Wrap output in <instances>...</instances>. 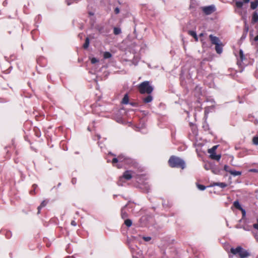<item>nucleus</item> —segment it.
<instances>
[{"label": "nucleus", "mask_w": 258, "mask_h": 258, "mask_svg": "<svg viewBox=\"0 0 258 258\" xmlns=\"http://www.w3.org/2000/svg\"><path fill=\"white\" fill-rule=\"evenodd\" d=\"M168 162L171 167H180L184 169L185 167V162L182 159L176 156H171Z\"/></svg>", "instance_id": "1"}, {"label": "nucleus", "mask_w": 258, "mask_h": 258, "mask_svg": "<svg viewBox=\"0 0 258 258\" xmlns=\"http://www.w3.org/2000/svg\"><path fill=\"white\" fill-rule=\"evenodd\" d=\"M139 91L141 94H151L153 90V88L150 85L149 81H144L139 86Z\"/></svg>", "instance_id": "2"}, {"label": "nucleus", "mask_w": 258, "mask_h": 258, "mask_svg": "<svg viewBox=\"0 0 258 258\" xmlns=\"http://www.w3.org/2000/svg\"><path fill=\"white\" fill-rule=\"evenodd\" d=\"M230 250L233 254H238L240 258H245L249 255V252L241 246H237L235 248H231Z\"/></svg>", "instance_id": "3"}, {"label": "nucleus", "mask_w": 258, "mask_h": 258, "mask_svg": "<svg viewBox=\"0 0 258 258\" xmlns=\"http://www.w3.org/2000/svg\"><path fill=\"white\" fill-rule=\"evenodd\" d=\"M127 156L121 154L117 158H114L112 159V163L114 166H116L118 168H122L124 166V163Z\"/></svg>", "instance_id": "4"}, {"label": "nucleus", "mask_w": 258, "mask_h": 258, "mask_svg": "<svg viewBox=\"0 0 258 258\" xmlns=\"http://www.w3.org/2000/svg\"><path fill=\"white\" fill-rule=\"evenodd\" d=\"M133 172L131 170H126L125 171L122 176L119 177L118 181L117 184L119 186L123 185L124 180H130L134 175H133Z\"/></svg>", "instance_id": "5"}, {"label": "nucleus", "mask_w": 258, "mask_h": 258, "mask_svg": "<svg viewBox=\"0 0 258 258\" xmlns=\"http://www.w3.org/2000/svg\"><path fill=\"white\" fill-rule=\"evenodd\" d=\"M203 12L207 15H210L215 11L216 9L214 6L211 5L207 7H204L202 8Z\"/></svg>", "instance_id": "6"}, {"label": "nucleus", "mask_w": 258, "mask_h": 258, "mask_svg": "<svg viewBox=\"0 0 258 258\" xmlns=\"http://www.w3.org/2000/svg\"><path fill=\"white\" fill-rule=\"evenodd\" d=\"M209 38L213 44L217 45L221 43V41L218 37L215 36L212 34L210 35Z\"/></svg>", "instance_id": "7"}, {"label": "nucleus", "mask_w": 258, "mask_h": 258, "mask_svg": "<svg viewBox=\"0 0 258 258\" xmlns=\"http://www.w3.org/2000/svg\"><path fill=\"white\" fill-rule=\"evenodd\" d=\"M215 45V49L217 53L218 54H221L223 51V45L222 42Z\"/></svg>", "instance_id": "8"}, {"label": "nucleus", "mask_w": 258, "mask_h": 258, "mask_svg": "<svg viewBox=\"0 0 258 258\" xmlns=\"http://www.w3.org/2000/svg\"><path fill=\"white\" fill-rule=\"evenodd\" d=\"M250 0H243V2L237 1L236 2V6L237 8H241L242 7L243 3H248Z\"/></svg>", "instance_id": "9"}, {"label": "nucleus", "mask_w": 258, "mask_h": 258, "mask_svg": "<svg viewBox=\"0 0 258 258\" xmlns=\"http://www.w3.org/2000/svg\"><path fill=\"white\" fill-rule=\"evenodd\" d=\"M258 21V13L254 12L252 15L251 22L252 23H255Z\"/></svg>", "instance_id": "10"}, {"label": "nucleus", "mask_w": 258, "mask_h": 258, "mask_svg": "<svg viewBox=\"0 0 258 258\" xmlns=\"http://www.w3.org/2000/svg\"><path fill=\"white\" fill-rule=\"evenodd\" d=\"M48 203V201L44 200L43 201L40 205L38 207V214H39L40 212L41 209L44 207H45L47 204Z\"/></svg>", "instance_id": "11"}, {"label": "nucleus", "mask_w": 258, "mask_h": 258, "mask_svg": "<svg viewBox=\"0 0 258 258\" xmlns=\"http://www.w3.org/2000/svg\"><path fill=\"white\" fill-rule=\"evenodd\" d=\"M210 157L212 159H214L217 161H219L221 159V156L220 154H216V153L210 155Z\"/></svg>", "instance_id": "12"}, {"label": "nucleus", "mask_w": 258, "mask_h": 258, "mask_svg": "<svg viewBox=\"0 0 258 258\" xmlns=\"http://www.w3.org/2000/svg\"><path fill=\"white\" fill-rule=\"evenodd\" d=\"M258 6V0H254L250 3V8L252 10L255 9Z\"/></svg>", "instance_id": "13"}, {"label": "nucleus", "mask_w": 258, "mask_h": 258, "mask_svg": "<svg viewBox=\"0 0 258 258\" xmlns=\"http://www.w3.org/2000/svg\"><path fill=\"white\" fill-rule=\"evenodd\" d=\"M233 205L234 206V207L239 209V210H241L242 211H243V212L244 213H245V211L244 210H243L240 204H239V202L238 201H234V203H233Z\"/></svg>", "instance_id": "14"}, {"label": "nucleus", "mask_w": 258, "mask_h": 258, "mask_svg": "<svg viewBox=\"0 0 258 258\" xmlns=\"http://www.w3.org/2000/svg\"><path fill=\"white\" fill-rule=\"evenodd\" d=\"M126 205L124 206L123 208H122L121 211V216L122 219H125L127 217V214L126 212L124 211V209L126 207Z\"/></svg>", "instance_id": "15"}, {"label": "nucleus", "mask_w": 258, "mask_h": 258, "mask_svg": "<svg viewBox=\"0 0 258 258\" xmlns=\"http://www.w3.org/2000/svg\"><path fill=\"white\" fill-rule=\"evenodd\" d=\"M134 161L132 159L126 157L125 162L124 163V166L125 165H131L133 164Z\"/></svg>", "instance_id": "16"}, {"label": "nucleus", "mask_w": 258, "mask_h": 258, "mask_svg": "<svg viewBox=\"0 0 258 258\" xmlns=\"http://www.w3.org/2000/svg\"><path fill=\"white\" fill-rule=\"evenodd\" d=\"M152 100H153V97L150 95H149L147 97L144 98V99H143L144 102L146 103L151 102Z\"/></svg>", "instance_id": "17"}, {"label": "nucleus", "mask_w": 258, "mask_h": 258, "mask_svg": "<svg viewBox=\"0 0 258 258\" xmlns=\"http://www.w3.org/2000/svg\"><path fill=\"white\" fill-rule=\"evenodd\" d=\"M128 101H129L128 96L127 94H126L124 96L121 102L122 104H127L128 103Z\"/></svg>", "instance_id": "18"}, {"label": "nucleus", "mask_w": 258, "mask_h": 258, "mask_svg": "<svg viewBox=\"0 0 258 258\" xmlns=\"http://www.w3.org/2000/svg\"><path fill=\"white\" fill-rule=\"evenodd\" d=\"M213 185L218 186L221 188H224L227 186V184L224 182H216L214 183Z\"/></svg>", "instance_id": "19"}, {"label": "nucleus", "mask_w": 258, "mask_h": 258, "mask_svg": "<svg viewBox=\"0 0 258 258\" xmlns=\"http://www.w3.org/2000/svg\"><path fill=\"white\" fill-rule=\"evenodd\" d=\"M230 173L231 175H233L234 176H236L240 175L241 174V171H238L231 170V171H230Z\"/></svg>", "instance_id": "20"}, {"label": "nucleus", "mask_w": 258, "mask_h": 258, "mask_svg": "<svg viewBox=\"0 0 258 258\" xmlns=\"http://www.w3.org/2000/svg\"><path fill=\"white\" fill-rule=\"evenodd\" d=\"M218 147V146H214L212 148L209 149L208 150V153L210 154V155L212 154L216 153L215 151Z\"/></svg>", "instance_id": "21"}, {"label": "nucleus", "mask_w": 258, "mask_h": 258, "mask_svg": "<svg viewBox=\"0 0 258 258\" xmlns=\"http://www.w3.org/2000/svg\"><path fill=\"white\" fill-rule=\"evenodd\" d=\"M188 34L190 35H191V36H192L193 37H194L196 41H198V36L197 35V33H196V32L195 31H188Z\"/></svg>", "instance_id": "22"}, {"label": "nucleus", "mask_w": 258, "mask_h": 258, "mask_svg": "<svg viewBox=\"0 0 258 258\" xmlns=\"http://www.w3.org/2000/svg\"><path fill=\"white\" fill-rule=\"evenodd\" d=\"M111 56H112V54H111V53H110L109 52H108V51L105 52L103 54V57L105 59L109 58L111 57Z\"/></svg>", "instance_id": "23"}, {"label": "nucleus", "mask_w": 258, "mask_h": 258, "mask_svg": "<svg viewBox=\"0 0 258 258\" xmlns=\"http://www.w3.org/2000/svg\"><path fill=\"white\" fill-rule=\"evenodd\" d=\"M239 57H240V59L241 61H242L245 58V56H244V53H243V51L241 49H240L239 50Z\"/></svg>", "instance_id": "24"}, {"label": "nucleus", "mask_w": 258, "mask_h": 258, "mask_svg": "<svg viewBox=\"0 0 258 258\" xmlns=\"http://www.w3.org/2000/svg\"><path fill=\"white\" fill-rule=\"evenodd\" d=\"M113 33L115 35L119 34L121 33V29L117 27H114L113 29Z\"/></svg>", "instance_id": "25"}, {"label": "nucleus", "mask_w": 258, "mask_h": 258, "mask_svg": "<svg viewBox=\"0 0 258 258\" xmlns=\"http://www.w3.org/2000/svg\"><path fill=\"white\" fill-rule=\"evenodd\" d=\"M89 43H90L89 39L88 37H87L85 40V42L83 45L84 48L85 49L87 48L89 46Z\"/></svg>", "instance_id": "26"}, {"label": "nucleus", "mask_w": 258, "mask_h": 258, "mask_svg": "<svg viewBox=\"0 0 258 258\" xmlns=\"http://www.w3.org/2000/svg\"><path fill=\"white\" fill-rule=\"evenodd\" d=\"M124 224L127 227H130L132 225V221L130 219H126L124 221Z\"/></svg>", "instance_id": "27"}, {"label": "nucleus", "mask_w": 258, "mask_h": 258, "mask_svg": "<svg viewBox=\"0 0 258 258\" xmlns=\"http://www.w3.org/2000/svg\"><path fill=\"white\" fill-rule=\"evenodd\" d=\"M197 185L198 189L201 190H204L206 188V187L205 186L202 185V184H197Z\"/></svg>", "instance_id": "28"}, {"label": "nucleus", "mask_w": 258, "mask_h": 258, "mask_svg": "<svg viewBox=\"0 0 258 258\" xmlns=\"http://www.w3.org/2000/svg\"><path fill=\"white\" fill-rule=\"evenodd\" d=\"M244 32L245 33H247L248 30H249V27L247 24H246V22H245V25H244Z\"/></svg>", "instance_id": "29"}, {"label": "nucleus", "mask_w": 258, "mask_h": 258, "mask_svg": "<svg viewBox=\"0 0 258 258\" xmlns=\"http://www.w3.org/2000/svg\"><path fill=\"white\" fill-rule=\"evenodd\" d=\"M98 61H99V60L95 57H93L91 59V62L93 64H94Z\"/></svg>", "instance_id": "30"}, {"label": "nucleus", "mask_w": 258, "mask_h": 258, "mask_svg": "<svg viewBox=\"0 0 258 258\" xmlns=\"http://www.w3.org/2000/svg\"><path fill=\"white\" fill-rule=\"evenodd\" d=\"M253 143L256 145H258V137H255L253 138Z\"/></svg>", "instance_id": "31"}, {"label": "nucleus", "mask_w": 258, "mask_h": 258, "mask_svg": "<svg viewBox=\"0 0 258 258\" xmlns=\"http://www.w3.org/2000/svg\"><path fill=\"white\" fill-rule=\"evenodd\" d=\"M224 170H225L226 171H227V172H229V173H230V171H231V169H230V168L229 166H228V165H225L224 166Z\"/></svg>", "instance_id": "32"}, {"label": "nucleus", "mask_w": 258, "mask_h": 258, "mask_svg": "<svg viewBox=\"0 0 258 258\" xmlns=\"http://www.w3.org/2000/svg\"><path fill=\"white\" fill-rule=\"evenodd\" d=\"M204 168L206 170H209L211 168L210 164L209 163H206L204 165Z\"/></svg>", "instance_id": "33"}, {"label": "nucleus", "mask_w": 258, "mask_h": 258, "mask_svg": "<svg viewBox=\"0 0 258 258\" xmlns=\"http://www.w3.org/2000/svg\"><path fill=\"white\" fill-rule=\"evenodd\" d=\"M143 239L145 241H149L151 239V237H150V236H147V237H145L144 236L143 237Z\"/></svg>", "instance_id": "34"}, {"label": "nucleus", "mask_w": 258, "mask_h": 258, "mask_svg": "<svg viewBox=\"0 0 258 258\" xmlns=\"http://www.w3.org/2000/svg\"><path fill=\"white\" fill-rule=\"evenodd\" d=\"M138 177H137V182H138L139 183H143V182L141 181V176H139V175H137Z\"/></svg>", "instance_id": "35"}, {"label": "nucleus", "mask_w": 258, "mask_h": 258, "mask_svg": "<svg viewBox=\"0 0 258 258\" xmlns=\"http://www.w3.org/2000/svg\"><path fill=\"white\" fill-rule=\"evenodd\" d=\"M253 227L258 230V219L257 220L256 223H255L253 225Z\"/></svg>", "instance_id": "36"}, {"label": "nucleus", "mask_w": 258, "mask_h": 258, "mask_svg": "<svg viewBox=\"0 0 258 258\" xmlns=\"http://www.w3.org/2000/svg\"><path fill=\"white\" fill-rule=\"evenodd\" d=\"M120 12L119 9L118 8H116L114 10V12L116 14H118Z\"/></svg>", "instance_id": "37"}, {"label": "nucleus", "mask_w": 258, "mask_h": 258, "mask_svg": "<svg viewBox=\"0 0 258 258\" xmlns=\"http://www.w3.org/2000/svg\"><path fill=\"white\" fill-rule=\"evenodd\" d=\"M71 225L74 226H76L77 225V223L75 222V221L73 220L71 222Z\"/></svg>", "instance_id": "38"}, {"label": "nucleus", "mask_w": 258, "mask_h": 258, "mask_svg": "<svg viewBox=\"0 0 258 258\" xmlns=\"http://www.w3.org/2000/svg\"><path fill=\"white\" fill-rule=\"evenodd\" d=\"M235 12L239 14L240 15H242V11L241 10H235Z\"/></svg>", "instance_id": "39"}, {"label": "nucleus", "mask_w": 258, "mask_h": 258, "mask_svg": "<svg viewBox=\"0 0 258 258\" xmlns=\"http://www.w3.org/2000/svg\"><path fill=\"white\" fill-rule=\"evenodd\" d=\"M254 40L255 41H258V35L254 37Z\"/></svg>", "instance_id": "40"}, {"label": "nucleus", "mask_w": 258, "mask_h": 258, "mask_svg": "<svg viewBox=\"0 0 258 258\" xmlns=\"http://www.w3.org/2000/svg\"><path fill=\"white\" fill-rule=\"evenodd\" d=\"M254 237H255L256 240L258 241V235L256 234H255Z\"/></svg>", "instance_id": "41"}, {"label": "nucleus", "mask_w": 258, "mask_h": 258, "mask_svg": "<svg viewBox=\"0 0 258 258\" xmlns=\"http://www.w3.org/2000/svg\"><path fill=\"white\" fill-rule=\"evenodd\" d=\"M246 34L247 33L243 34L242 36L243 38H245L246 36Z\"/></svg>", "instance_id": "42"}, {"label": "nucleus", "mask_w": 258, "mask_h": 258, "mask_svg": "<svg viewBox=\"0 0 258 258\" xmlns=\"http://www.w3.org/2000/svg\"><path fill=\"white\" fill-rule=\"evenodd\" d=\"M246 34L247 33L243 34L242 36L243 38H245L246 36Z\"/></svg>", "instance_id": "43"}, {"label": "nucleus", "mask_w": 258, "mask_h": 258, "mask_svg": "<svg viewBox=\"0 0 258 258\" xmlns=\"http://www.w3.org/2000/svg\"><path fill=\"white\" fill-rule=\"evenodd\" d=\"M72 182H73V184H74V183L76 182V180H75V179H73L72 180Z\"/></svg>", "instance_id": "44"}, {"label": "nucleus", "mask_w": 258, "mask_h": 258, "mask_svg": "<svg viewBox=\"0 0 258 258\" xmlns=\"http://www.w3.org/2000/svg\"><path fill=\"white\" fill-rule=\"evenodd\" d=\"M36 186H37V185H35V184H34V185H33V187L34 188H35Z\"/></svg>", "instance_id": "45"}, {"label": "nucleus", "mask_w": 258, "mask_h": 258, "mask_svg": "<svg viewBox=\"0 0 258 258\" xmlns=\"http://www.w3.org/2000/svg\"><path fill=\"white\" fill-rule=\"evenodd\" d=\"M97 137H98V139H100V135H97Z\"/></svg>", "instance_id": "46"}, {"label": "nucleus", "mask_w": 258, "mask_h": 258, "mask_svg": "<svg viewBox=\"0 0 258 258\" xmlns=\"http://www.w3.org/2000/svg\"><path fill=\"white\" fill-rule=\"evenodd\" d=\"M193 128H195V129L196 128V126H195V125H193Z\"/></svg>", "instance_id": "47"}]
</instances>
